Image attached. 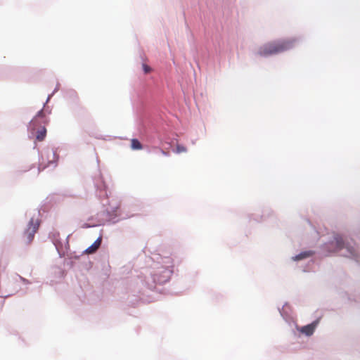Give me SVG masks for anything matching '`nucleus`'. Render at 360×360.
Returning a JSON list of instances; mask_svg holds the SVG:
<instances>
[{"label": "nucleus", "instance_id": "nucleus-13", "mask_svg": "<svg viewBox=\"0 0 360 360\" xmlns=\"http://www.w3.org/2000/svg\"><path fill=\"white\" fill-rule=\"evenodd\" d=\"M156 148L158 149L162 155H164L165 156H168L169 155V153L168 152H166V151H165V150H162V149H160L159 148Z\"/></svg>", "mask_w": 360, "mask_h": 360}, {"label": "nucleus", "instance_id": "nucleus-11", "mask_svg": "<svg viewBox=\"0 0 360 360\" xmlns=\"http://www.w3.org/2000/svg\"><path fill=\"white\" fill-rule=\"evenodd\" d=\"M143 69L144 72L146 74L149 73L151 71V68L146 64H143Z\"/></svg>", "mask_w": 360, "mask_h": 360}, {"label": "nucleus", "instance_id": "nucleus-4", "mask_svg": "<svg viewBox=\"0 0 360 360\" xmlns=\"http://www.w3.org/2000/svg\"><path fill=\"white\" fill-rule=\"evenodd\" d=\"M39 226V222L38 220H34V219L32 218L23 234V240L26 244H30L33 240L34 234L37 231Z\"/></svg>", "mask_w": 360, "mask_h": 360}, {"label": "nucleus", "instance_id": "nucleus-3", "mask_svg": "<svg viewBox=\"0 0 360 360\" xmlns=\"http://www.w3.org/2000/svg\"><path fill=\"white\" fill-rule=\"evenodd\" d=\"M58 157L53 150H48L43 153L39 165V171L43 170L52 165H56Z\"/></svg>", "mask_w": 360, "mask_h": 360}, {"label": "nucleus", "instance_id": "nucleus-2", "mask_svg": "<svg viewBox=\"0 0 360 360\" xmlns=\"http://www.w3.org/2000/svg\"><path fill=\"white\" fill-rule=\"evenodd\" d=\"M47 120L44 112L41 110L37 115L30 122V130L32 134H35L36 139L38 141H42L46 137V129L45 124Z\"/></svg>", "mask_w": 360, "mask_h": 360}, {"label": "nucleus", "instance_id": "nucleus-1", "mask_svg": "<svg viewBox=\"0 0 360 360\" xmlns=\"http://www.w3.org/2000/svg\"><path fill=\"white\" fill-rule=\"evenodd\" d=\"M298 44L297 38H290L271 41L261 46L258 51V55L268 56L278 54L281 52L293 49Z\"/></svg>", "mask_w": 360, "mask_h": 360}, {"label": "nucleus", "instance_id": "nucleus-10", "mask_svg": "<svg viewBox=\"0 0 360 360\" xmlns=\"http://www.w3.org/2000/svg\"><path fill=\"white\" fill-rule=\"evenodd\" d=\"M187 151V149L185 146H182V145H177L176 146V152L178 153H185Z\"/></svg>", "mask_w": 360, "mask_h": 360}, {"label": "nucleus", "instance_id": "nucleus-8", "mask_svg": "<svg viewBox=\"0 0 360 360\" xmlns=\"http://www.w3.org/2000/svg\"><path fill=\"white\" fill-rule=\"evenodd\" d=\"M335 242L336 244V251L340 250L344 248V241L340 236H337L335 238Z\"/></svg>", "mask_w": 360, "mask_h": 360}, {"label": "nucleus", "instance_id": "nucleus-9", "mask_svg": "<svg viewBox=\"0 0 360 360\" xmlns=\"http://www.w3.org/2000/svg\"><path fill=\"white\" fill-rule=\"evenodd\" d=\"M312 255H313V252H311V251H307V252H301L300 254L296 255L294 257V260H296V261L301 260L304 258L309 257L311 256Z\"/></svg>", "mask_w": 360, "mask_h": 360}, {"label": "nucleus", "instance_id": "nucleus-6", "mask_svg": "<svg viewBox=\"0 0 360 360\" xmlns=\"http://www.w3.org/2000/svg\"><path fill=\"white\" fill-rule=\"evenodd\" d=\"M101 241H102V237L100 236L97 238V240L90 247H89L85 250V252L87 254L94 253L101 246Z\"/></svg>", "mask_w": 360, "mask_h": 360}, {"label": "nucleus", "instance_id": "nucleus-12", "mask_svg": "<svg viewBox=\"0 0 360 360\" xmlns=\"http://www.w3.org/2000/svg\"><path fill=\"white\" fill-rule=\"evenodd\" d=\"M347 249L348 250V252H349L351 256L354 255L355 250L354 249V248L347 246Z\"/></svg>", "mask_w": 360, "mask_h": 360}, {"label": "nucleus", "instance_id": "nucleus-5", "mask_svg": "<svg viewBox=\"0 0 360 360\" xmlns=\"http://www.w3.org/2000/svg\"><path fill=\"white\" fill-rule=\"evenodd\" d=\"M318 321H314L311 324L302 327L300 331L307 336H310L314 333Z\"/></svg>", "mask_w": 360, "mask_h": 360}, {"label": "nucleus", "instance_id": "nucleus-7", "mask_svg": "<svg viewBox=\"0 0 360 360\" xmlns=\"http://www.w3.org/2000/svg\"><path fill=\"white\" fill-rule=\"evenodd\" d=\"M131 148L133 150H141L143 146L138 139H132L131 140Z\"/></svg>", "mask_w": 360, "mask_h": 360}]
</instances>
